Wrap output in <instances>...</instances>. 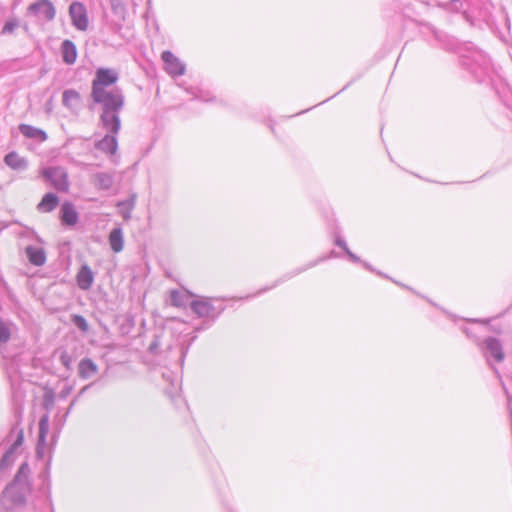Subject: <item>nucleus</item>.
<instances>
[{
    "instance_id": "nucleus-39",
    "label": "nucleus",
    "mask_w": 512,
    "mask_h": 512,
    "mask_svg": "<svg viewBox=\"0 0 512 512\" xmlns=\"http://www.w3.org/2000/svg\"><path fill=\"white\" fill-rule=\"evenodd\" d=\"M132 202H133V197L130 195V200H129L130 208L132 207Z\"/></svg>"
},
{
    "instance_id": "nucleus-27",
    "label": "nucleus",
    "mask_w": 512,
    "mask_h": 512,
    "mask_svg": "<svg viewBox=\"0 0 512 512\" xmlns=\"http://www.w3.org/2000/svg\"><path fill=\"white\" fill-rule=\"evenodd\" d=\"M17 27V23L14 21H8L5 23V25L2 28V34H11L14 32L15 28Z\"/></svg>"
},
{
    "instance_id": "nucleus-29",
    "label": "nucleus",
    "mask_w": 512,
    "mask_h": 512,
    "mask_svg": "<svg viewBox=\"0 0 512 512\" xmlns=\"http://www.w3.org/2000/svg\"><path fill=\"white\" fill-rule=\"evenodd\" d=\"M335 244H336L338 247L342 248V249H343V251H344L345 253L347 252V250H349V248H348V246H347V244H346L345 240H343L342 238H339V237H338V238L335 240Z\"/></svg>"
},
{
    "instance_id": "nucleus-1",
    "label": "nucleus",
    "mask_w": 512,
    "mask_h": 512,
    "mask_svg": "<svg viewBox=\"0 0 512 512\" xmlns=\"http://www.w3.org/2000/svg\"><path fill=\"white\" fill-rule=\"evenodd\" d=\"M130 346L143 353L147 365L160 366L161 377L165 382L164 393L172 403L182 402L180 397V371L189 345L171 329L159 328L148 330L133 337Z\"/></svg>"
},
{
    "instance_id": "nucleus-4",
    "label": "nucleus",
    "mask_w": 512,
    "mask_h": 512,
    "mask_svg": "<svg viewBox=\"0 0 512 512\" xmlns=\"http://www.w3.org/2000/svg\"><path fill=\"white\" fill-rule=\"evenodd\" d=\"M191 310L199 317L214 322L225 310L222 301L216 298L199 296L190 302Z\"/></svg>"
},
{
    "instance_id": "nucleus-5",
    "label": "nucleus",
    "mask_w": 512,
    "mask_h": 512,
    "mask_svg": "<svg viewBox=\"0 0 512 512\" xmlns=\"http://www.w3.org/2000/svg\"><path fill=\"white\" fill-rule=\"evenodd\" d=\"M28 470L29 469L27 463L22 464L15 477L14 483L6 487V489L3 491L1 505L5 510H12L13 508L21 506L25 503L24 494L19 491L16 482H18L22 477L26 478L28 475Z\"/></svg>"
},
{
    "instance_id": "nucleus-12",
    "label": "nucleus",
    "mask_w": 512,
    "mask_h": 512,
    "mask_svg": "<svg viewBox=\"0 0 512 512\" xmlns=\"http://www.w3.org/2000/svg\"><path fill=\"white\" fill-rule=\"evenodd\" d=\"M26 255L33 265L43 266L46 262V253L44 249L28 246L26 248Z\"/></svg>"
},
{
    "instance_id": "nucleus-40",
    "label": "nucleus",
    "mask_w": 512,
    "mask_h": 512,
    "mask_svg": "<svg viewBox=\"0 0 512 512\" xmlns=\"http://www.w3.org/2000/svg\"><path fill=\"white\" fill-rule=\"evenodd\" d=\"M268 289H269V288H264V289L260 290V291H259V293L265 292V291H267Z\"/></svg>"
},
{
    "instance_id": "nucleus-15",
    "label": "nucleus",
    "mask_w": 512,
    "mask_h": 512,
    "mask_svg": "<svg viewBox=\"0 0 512 512\" xmlns=\"http://www.w3.org/2000/svg\"><path fill=\"white\" fill-rule=\"evenodd\" d=\"M62 222L68 226H74L78 221V213L70 203H64L61 208Z\"/></svg>"
},
{
    "instance_id": "nucleus-28",
    "label": "nucleus",
    "mask_w": 512,
    "mask_h": 512,
    "mask_svg": "<svg viewBox=\"0 0 512 512\" xmlns=\"http://www.w3.org/2000/svg\"><path fill=\"white\" fill-rule=\"evenodd\" d=\"M321 260H322V259H319V260H317V261H314V262L310 263L309 265H307V266H306V267H304V268H299V269H297V270H295V271H293V272H291V273H289V274L285 275V278H286V279L292 278L293 276H295V275H297V274L301 273L302 271H305L306 269H308V268H310V267L315 266V265H316L318 262H320Z\"/></svg>"
},
{
    "instance_id": "nucleus-22",
    "label": "nucleus",
    "mask_w": 512,
    "mask_h": 512,
    "mask_svg": "<svg viewBox=\"0 0 512 512\" xmlns=\"http://www.w3.org/2000/svg\"><path fill=\"white\" fill-rule=\"evenodd\" d=\"M5 163L13 169H19L24 166L25 162L15 152H11L5 156Z\"/></svg>"
},
{
    "instance_id": "nucleus-35",
    "label": "nucleus",
    "mask_w": 512,
    "mask_h": 512,
    "mask_svg": "<svg viewBox=\"0 0 512 512\" xmlns=\"http://www.w3.org/2000/svg\"><path fill=\"white\" fill-rule=\"evenodd\" d=\"M280 282H282V280L276 281L275 284H273V286H270V289H273V287H276V285L279 284Z\"/></svg>"
},
{
    "instance_id": "nucleus-8",
    "label": "nucleus",
    "mask_w": 512,
    "mask_h": 512,
    "mask_svg": "<svg viewBox=\"0 0 512 512\" xmlns=\"http://www.w3.org/2000/svg\"><path fill=\"white\" fill-rule=\"evenodd\" d=\"M165 71L173 76H181L185 73V64L181 62L172 52L163 51L161 55Z\"/></svg>"
},
{
    "instance_id": "nucleus-11",
    "label": "nucleus",
    "mask_w": 512,
    "mask_h": 512,
    "mask_svg": "<svg viewBox=\"0 0 512 512\" xmlns=\"http://www.w3.org/2000/svg\"><path fill=\"white\" fill-rule=\"evenodd\" d=\"M77 285L82 290L91 288L94 282V272L88 265H83L76 275Z\"/></svg>"
},
{
    "instance_id": "nucleus-21",
    "label": "nucleus",
    "mask_w": 512,
    "mask_h": 512,
    "mask_svg": "<svg viewBox=\"0 0 512 512\" xmlns=\"http://www.w3.org/2000/svg\"><path fill=\"white\" fill-rule=\"evenodd\" d=\"M80 94L75 90H66L63 93V103L67 107L74 108L79 104Z\"/></svg>"
},
{
    "instance_id": "nucleus-16",
    "label": "nucleus",
    "mask_w": 512,
    "mask_h": 512,
    "mask_svg": "<svg viewBox=\"0 0 512 512\" xmlns=\"http://www.w3.org/2000/svg\"><path fill=\"white\" fill-rule=\"evenodd\" d=\"M19 129H20L21 133L28 138H34L39 141H45L47 139V134L45 131L38 129L36 127H33L31 125L21 124L19 126Z\"/></svg>"
},
{
    "instance_id": "nucleus-9",
    "label": "nucleus",
    "mask_w": 512,
    "mask_h": 512,
    "mask_svg": "<svg viewBox=\"0 0 512 512\" xmlns=\"http://www.w3.org/2000/svg\"><path fill=\"white\" fill-rule=\"evenodd\" d=\"M28 11L34 16L50 21L55 16V8L49 0H38L28 7Z\"/></svg>"
},
{
    "instance_id": "nucleus-3",
    "label": "nucleus",
    "mask_w": 512,
    "mask_h": 512,
    "mask_svg": "<svg viewBox=\"0 0 512 512\" xmlns=\"http://www.w3.org/2000/svg\"><path fill=\"white\" fill-rule=\"evenodd\" d=\"M461 65L481 81L489 68L488 57L472 44H465L458 50Z\"/></svg>"
},
{
    "instance_id": "nucleus-25",
    "label": "nucleus",
    "mask_w": 512,
    "mask_h": 512,
    "mask_svg": "<svg viewBox=\"0 0 512 512\" xmlns=\"http://www.w3.org/2000/svg\"><path fill=\"white\" fill-rule=\"evenodd\" d=\"M10 338V329L7 324L0 320V341L7 342Z\"/></svg>"
},
{
    "instance_id": "nucleus-36",
    "label": "nucleus",
    "mask_w": 512,
    "mask_h": 512,
    "mask_svg": "<svg viewBox=\"0 0 512 512\" xmlns=\"http://www.w3.org/2000/svg\"><path fill=\"white\" fill-rule=\"evenodd\" d=\"M196 98H199V99H201V100H203V101H208V99H207V98H204L203 96H198V95H197V96H196Z\"/></svg>"
},
{
    "instance_id": "nucleus-38",
    "label": "nucleus",
    "mask_w": 512,
    "mask_h": 512,
    "mask_svg": "<svg viewBox=\"0 0 512 512\" xmlns=\"http://www.w3.org/2000/svg\"><path fill=\"white\" fill-rule=\"evenodd\" d=\"M493 370H494V371H495V373L497 374V377L500 379V378H501V376H500V374H499L498 370H497L496 368H493Z\"/></svg>"
},
{
    "instance_id": "nucleus-14",
    "label": "nucleus",
    "mask_w": 512,
    "mask_h": 512,
    "mask_svg": "<svg viewBox=\"0 0 512 512\" xmlns=\"http://www.w3.org/2000/svg\"><path fill=\"white\" fill-rule=\"evenodd\" d=\"M59 203L58 197L53 193H47L43 196L37 205V209L42 213L53 211Z\"/></svg>"
},
{
    "instance_id": "nucleus-24",
    "label": "nucleus",
    "mask_w": 512,
    "mask_h": 512,
    "mask_svg": "<svg viewBox=\"0 0 512 512\" xmlns=\"http://www.w3.org/2000/svg\"><path fill=\"white\" fill-rule=\"evenodd\" d=\"M72 319H73V322L75 323V325L80 330H82L83 332L88 331L89 326L84 317H82L81 315H73Z\"/></svg>"
},
{
    "instance_id": "nucleus-32",
    "label": "nucleus",
    "mask_w": 512,
    "mask_h": 512,
    "mask_svg": "<svg viewBox=\"0 0 512 512\" xmlns=\"http://www.w3.org/2000/svg\"><path fill=\"white\" fill-rule=\"evenodd\" d=\"M361 263L363 264V266H364L366 269H368V270H370V271H374V269H373V268H372V267H371L367 262L362 261Z\"/></svg>"
},
{
    "instance_id": "nucleus-20",
    "label": "nucleus",
    "mask_w": 512,
    "mask_h": 512,
    "mask_svg": "<svg viewBox=\"0 0 512 512\" xmlns=\"http://www.w3.org/2000/svg\"><path fill=\"white\" fill-rule=\"evenodd\" d=\"M170 302L175 307H184L188 303V296L179 290L170 292Z\"/></svg>"
},
{
    "instance_id": "nucleus-37",
    "label": "nucleus",
    "mask_w": 512,
    "mask_h": 512,
    "mask_svg": "<svg viewBox=\"0 0 512 512\" xmlns=\"http://www.w3.org/2000/svg\"><path fill=\"white\" fill-rule=\"evenodd\" d=\"M464 332H465L468 336H470V334H471V331H469V329H468V328H465V329H464Z\"/></svg>"
},
{
    "instance_id": "nucleus-34",
    "label": "nucleus",
    "mask_w": 512,
    "mask_h": 512,
    "mask_svg": "<svg viewBox=\"0 0 512 512\" xmlns=\"http://www.w3.org/2000/svg\"><path fill=\"white\" fill-rule=\"evenodd\" d=\"M280 282H282V280L276 281L275 284H273V286H270V289H273V287H276V285L279 284Z\"/></svg>"
},
{
    "instance_id": "nucleus-17",
    "label": "nucleus",
    "mask_w": 512,
    "mask_h": 512,
    "mask_svg": "<svg viewBox=\"0 0 512 512\" xmlns=\"http://www.w3.org/2000/svg\"><path fill=\"white\" fill-rule=\"evenodd\" d=\"M78 369L82 378H90L98 372L96 364L88 358L80 361Z\"/></svg>"
},
{
    "instance_id": "nucleus-23",
    "label": "nucleus",
    "mask_w": 512,
    "mask_h": 512,
    "mask_svg": "<svg viewBox=\"0 0 512 512\" xmlns=\"http://www.w3.org/2000/svg\"><path fill=\"white\" fill-rule=\"evenodd\" d=\"M23 440H24L23 431H20V432H19V434H18V436H17V439H16V441L14 442V444L12 445V447H11L10 451H9V452H7V453H6V455L3 457L2 462H3L4 460H7V459H8V458H9V457L14 453V451H15L19 446H21V445H22Z\"/></svg>"
},
{
    "instance_id": "nucleus-13",
    "label": "nucleus",
    "mask_w": 512,
    "mask_h": 512,
    "mask_svg": "<svg viewBox=\"0 0 512 512\" xmlns=\"http://www.w3.org/2000/svg\"><path fill=\"white\" fill-rule=\"evenodd\" d=\"M61 53H62L63 61L66 64L72 65L75 63V61L77 59V49H76V46L70 40H65L62 43Z\"/></svg>"
},
{
    "instance_id": "nucleus-26",
    "label": "nucleus",
    "mask_w": 512,
    "mask_h": 512,
    "mask_svg": "<svg viewBox=\"0 0 512 512\" xmlns=\"http://www.w3.org/2000/svg\"><path fill=\"white\" fill-rule=\"evenodd\" d=\"M112 7L116 14H120V17L122 21L125 20V13H124V2L120 4L118 0H111Z\"/></svg>"
},
{
    "instance_id": "nucleus-10",
    "label": "nucleus",
    "mask_w": 512,
    "mask_h": 512,
    "mask_svg": "<svg viewBox=\"0 0 512 512\" xmlns=\"http://www.w3.org/2000/svg\"><path fill=\"white\" fill-rule=\"evenodd\" d=\"M70 16L73 24L80 30H85L88 26V19L85 7L78 2L72 3L70 6Z\"/></svg>"
},
{
    "instance_id": "nucleus-30",
    "label": "nucleus",
    "mask_w": 512,
    "mask_h": 512,
    "mask_svg": "<svg viewBox=\"0 0 512 512\" xmlns=\"http://www.w3.org/2000/svg\"><path fill=\"white\" fill-rule=\"evenodd\" d=\"M346 255L349 257V259L354 262V263H361L362 261L360 260V258L355 255L353 252H351V250H347L346 252Z\"/></svg>"
},
{
    "instance_id": "nucleus-18",
    "label": "nucleus",
    "mask_w": 512,
    "mask_h": 512,
    "mask_svg": "<svg viewBox=\"0 0 512 512\" xmlns=\"http://www.w3.org/2000/svg\"><path fill=\"white\" fill-rule=\"evenodd\" d=\"M97 148L107 154L113 155L117 149V143L113 136H105L97 144Z\"/></svg>"
},
{
    "instance_id": "nucleus-19",
    "label": "nucleus",
    "mask_w": 512,
    "mask_h": 512,
    "mask_svg": "<svg viewBox=\"0 0 512 512\" xmlns=\"http://www.w3.org/2000/svg\"><path fill=\"white\" fill-rule=\"evenodd\" d=\"M109 243L114 252H119L123 249V235L120 229H114L109 235Z\"/></svg>"
},
{
    "instance_id": "nucleus-33",
    "label": "nucleus",
    "mask_w": 512,
    "mask_h": 512,
    "mask_svg": "<svg viewBox=\"0 0 512 512\" xmlns=\"http://www.w3.org/2000/svg\"><path fill=\"white\" fill-rule=\"evenodd\" d=\"M502 386H503V389H504L505 394H506V396H507L508 403H510V402H511V397H510V395H509V393H508V391H507L506 387L504 386V384H502Z\"/></svg>"
},
{
    "instance_id": "nucleus-6",
    "label": "nucleus",
    "mask_w": 512,
    "mask_h": 512,
    "mask_svg": "<svg viewBox=\"0 0 512 512\" xmlns=\"http://www.w3.org/2000/svg\"><path fill=\"white\" fill-rule=\"evenodd\" d=\"M45 181L58 191L67 192L69 190V179L66 170L62 167H48L40 171Z\"/></svg>"
},
{
    "instance_id": "nucleus-7",
    "label": "nucleus",
    "mask_w": 512,
    "mask_h": 512,
    "mask_svg": "<svg viewBox=\"0 0 512 512\" xmlns=\"http://www.w3.org/2000/svg\"><path fill=\"white\" fill-rule=\"evenodd\" d=\"M482 353L490 366H492V359L498 363L504 360L502 344L494 337H488L485 339L484 346L482 347Z\"/></svg>"
},
{
    "instance_id": "nucleus-31",
    "label": "nucleus",
    "mask_w": 512,
    "mask_h": 512,
    "mask_svg": "<svg viewBox=\"0 0 512 512\" xmlns=\"http://www.w3.org/2000/svg\"><path fill=\"white\" fill-rule=\"evenodd\" d=\"M450 1H451L452 8H453L454 10H457V11H458V10L461 8L462 3H461V1H460V0H450Z\"/></svg>"
},
{
    "instance_id": "nucleus-2",
    "label": "nucleus",
    "mask_w": 512,
    "mask_h": 512,
    "mask_svg": "<svg viewBox=\"0 0 512 512\" xmlns=\"http://www.w3.org/2000/svg\"><path fill=\"white\" fill-rule=\"evenodd\" d=\"M117 80L118 73L114 69L99 68L96 70L95 78L92 82L91 96L94 102L103 105V120H106L109 112H115L123 106V97L107 90V88L114 85Z\"/></svg>"
}]
</instances>
